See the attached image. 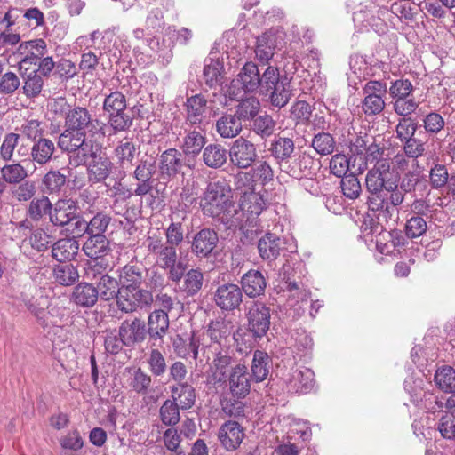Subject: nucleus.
I'll return each instance as SVG.
<instances>
[{"label": "nucleus", "mask_w": 455, "mask_h": 455, "mask_svg": "<svg viewBox=\"0 0 455 455\" xmlns=\"http://www.w3.org/2000/svg\"><path fill=\"white\" fill-rule=\"evenodd\" d=\"M19 299L41 324L45 323V308L48 307L47 298L40 297L35 299L28 295L21 294Z\"/></svg>", "instance_id": "nucleus-52"}, {"label": "nucleus", "mask_w": 455, "mask_h": 455, "mask_svg": "<svg viewBox=\"0 0 455 455\" xmlns=\"http://www.w3.org/2000/svg\"><path fill=\"white\" fill-rule=\"evenodd\" d=\"M413 85L409 79H397L391 83L389 95L394 101L395 112L402 116H407L418 108L419 103L412 97Z\"/></svg>", "instance_id": "nucleus-8"}, {"label": "nucleus", "mask_w": 455, "mask_h": 455, "mask_svg": "<svg viewBox=\"0 0 455 455\" xmlns=\"http://www.w3.org/2000/svg\"><path fill=\"white\" fill-rule=\"evenodd\" d=\"M363 99L361 103L362 111L367 116L380 114L386 107L385 96L387 92V84L379 80L368 81L362 90Z\"/></svg>", "instance_id": "nucleus-9"}, {"label": "nucleus", "mask_w": 455, "mask_h": 455, "mask_svg": "<svg viewBox=\"0 0 455 455\" xmlns=\"http://www.w3.org/2000/svg\"><path fill=\"white\" fill-rule=\"evenodd\" d=\"M231 164L238 169L251 167L258 158L256 145L243 137L233 141L229 149Z\"/></svg>", "instance_id": "nucleus-15"}, {"label": "nucleus", "mask_w": 455, "mask_h": 455, "mask_svg": "<svg viewBox=\"0 0 455 455\" xmlns=\"http://www.w3.org/2000/svg\"><path fill=\"white\" fill-rule=\"evenodd\" d=\"M87 133L83 131H71L65 128L64 132L59 136L58 145L63 151L78 152L75 159L77 164L84 163L91 148H93V146L86 141Z\"/></svg>", "instance_id": "nucleus-11"}, {"label": "nucleus", "mask_w": 455, "mask_h": 455, "mask_svg": "<svg viewBox=\"0 0 455 455\" xmlns=\"http://www.w3.org/2000/svg\"><path fill=\"white\" fill-rule=\"evenodd\" d=\"M55 151V144L52 140L39 138L30 148V160L35 166H44L52 161Z\"/></svg>", "instance_id": "nucleus-31"}, {"label": "nucleus", "mask_w": 455, "mask_h": 455, "mask_svg": "<svg viewBox=\"0 0 455 455\" xmlns=\"http://www.w3.org/2000/svg\"><path fill=\"white\" fill-rule=\"evenodd\" d=\"M47 53V44L42 38L22 42L17 50V54L20 56V68L28 70L29 66L36 65Z\"/></svg>", "instance_id": "nucleus-17"}, {"label": "nucleus", "mask_w": 455, "mask_h": 455, "mask_svg": "<svg viewBox=\"0 0 455 455\" xmlns=\"http://www.w3.org/2000/svg\"><path fill=\"white\" fill-rule=\"evenodd\" d=\"M205 144L204 135L196 130L185 132V136L181 144V149L186 156H197Z\"/></svg>", "instance_id": "nucleus-46"}, {"label": "nucleus", "mask_w": 455, "mask_h": 455, "mask_svg": "<svg viewBox=\"0 0 455 455\" xmlns=\"http://www.w3.org/2000/svg\"><path fill=\"white\" fill-rule=\"evenodd\" d=\"M146 363L151 376L155 378L163 377L168 370L165 356L157 348H151L146 354Z\"/></svg>", "instance_id": "nucleus-47"}, {"label": "nucleus", "mask_w": 455, "mask_h": 455, "mask_svg": "<svg viewBox=\"0 0 455 455\" xmlns=\"http://www.w3.org/2000/svg\"><path fill=\"white\" fill-rule=\"evenodd\" d=\"M271 366V358L262 350H255L253 352L251 371V379L255 382H262L269 374Z\"/></svg>", "instance_id": "nucleus-41"}, {"label": "nucleus", "mask_w": 455, "mask_h": 455, "mask_svg": "<svg viewBox=\"0 0 455 455\" xmlns=\"http://www.w3.org/2000/svg\"><path fill=\"white\" fill-rule=\"evenodd\" d=\"M236 190L241 196L240 209L251 216H259L266 208V202L259 192L255 191L253 186H242L236 180Z\"/></svg>", "instance_id": "nucleus-18"}, {"label": "nucleus", "mask_w": 455, "mask_h": 455, "mask_svg": "<svg viewBox=\"0 0 455 455\" xmlns=\"http://www.w3.org/2000/svg\"><path fill=\"white\" fill-rule=\"evenodd\" d=\"M275 122L269 115H262L252 121L251 131L262 139H267L274 132Z\"/></svg>", "instance_id": "nucleus-61"}, {"label": "nucleus", "mask_w": 455, "mask_h": 455, "mask_svg": "<svg viewBox=\"0 0 455 455\" xmlns=\"http://www.w3.org/2000/svg\"><path fill=\"white\" fill-rule=\"evenodd\" d=\"M215 128L221 138L233 139L240 134L243 124L235 113H225L216 121Z\"/></svg>", "instance_id": "nucleus-34"}, {"label": "nucleus", "mask_w": 455, "mask_h": 455, "mask_svg": "<svg viewBox=\"0 0 455 455\" xmlns=\"http://www.w3.org/2000/svg\"><path fill=\"white\" fill-rule=\"evenodd\" d=\"M435 382L443 392H455V370L447 365L438 368L435 374Z\"/></svg>", "instance_id": "nucleus-53"}, {"label": "nucleus", "mask_w": 455, "mask_h": 455, "mask_svg": "<svg viewBox=\"0 0 455 455\" xmlns=\"http://www.w3.org/2000/svg\"><path fill=\"white\" fill-rule=\"evenodd\" d=\"M242 291L249 298H256L264 294L267 281L259 270L251 269L241 278Z\"/></svg>", "instance_id": "nucleus-30"}, {"label": "nucleus", "mask_w": 455, "mask_h": 455, "mask_svg": "<svg viewBox=\"0 0 455 455\" xmlns=\"http://www.w3.org/2000/svg\"><path fill=\"white\" fill-rule=\"evenodd\" d=\"M107 275V264L99 262L97 259L88 260L84 264L83 278L86 281L98 283Z\"/></svg>", "instance_id": "nucleus-62"}, {"label": "nucleus", "mask_w": 455, "mask_h": 455, "mask_svg": "<svg viewBox=\"0 0 455 455\" xmlns=\"http://www.w3.org/2000/svg\"><path fill=\"white\" fill-rule=\"evenodd\" d=\"M260 86L263 94H269L271 104L278 108L284 107L291 99L290 84L286 78H281L279 70L274 66L259 69Z\"/></svg>", "instance_id": "nucleus-6"}, {"label": "nucleus", "mask_w": 455, "mask_h": 455, "mask_svg": "<svg viewBox=\"0 0 455 455\" xmlns=\"http://www.w3.org/2000/svg\"><path fill=\"white\" fill-rule=\"evenodd\" d=\"M294 148V141L291 138L281 136L276 138L271 146L272 155L279 160V163L290 159Z\"/></svg>", "instance_id": "nucleus-54"}, {"label": "nucleus", "mask_w": 455, "mask_h": 455, "mask_svg": "<svg viewBox=\"0 0 455 455\" xmlns=\"http://www.w3.org/2000/svg\"><path fill=\"white\" fill-rule=\"evenodd\" d=\"M82 249L92 259H103L112 251L110 241L106 235H88Z\"/></svg>", "instance_id": "nucleus-32"}, {"label": "nucleus", "mask_w": 455, "mask_h": 455, "mask_svg": "<svg viewBox=\"0 0 455 455\" xmlns=\"http://www.w3.org/2000/svg\"><path fill=\"white\" fill-rule=\"evenodd\" d=\"M23 86L22 92L28 98L37 97L44 86L43 76L38 73V70H32L30 72H24L22 74Z\"/></svg>", "instance_id": "nucleus-48"}, {"label": "nucleus", "mask_w": 455, "mask_h": 455, "mask_svg": "<svg viewBox=\"0 0 455 455\" xmlns=\"http://www.w3.org/2000/svg\"><path fill=\"white\" fill-rule=\"evenodd\" d=\"M145 245L156 264L160 268L168 270V280L176 283L180 282L186 267L183 263L178 262L176 247L164 243L163 238L156 234L148 236Z\"/></svg>", "instance_id": "nucleus-3"}, {"label": "nucleus", "mask_w": 455, "mask_h": 455, "mask_svg": "<svg viewBox=\"0 0 455 455\" xmlns=\"http://www.w3.org/2000/svg\"><path fill=\"white\" fill-rule=\"evenodd\" d=\"M234 329L233 323L222 316L210 320L205 327V334L211 341L206 349L212 354V361L205 371V382L210 387L221 385L232 365L229 348L232 341H237Z\"/></svg>", "instance_id": "nucleus-1"}, {"label": "nucleus", "mask_w": 455, "mask_h": 455, "mask_svg": "<svg viewBox=\"0 0 455 455\" xmlns=\"http://www.w3.org/2000/svg\"><path fill=\"white\" fill-rule=\"evenodd\" d=\"M96 283L97 287H95V290L98 293V298L105 301L114 299H117L120 289L118 287V281L116 278L107 275L103 278L101 277V280Z\"/></svg>", "instance_id": "nucleus-50"}, {"label": "nucleus", "mask_w": 455, "mask_h": 455, "mask_svg": "<svg viewBox=\"0 0 455 455\" xmlns=\"http://www.w3.org/2000/svg\"><path fill=\"white\" fill-rule=\"evenodd\" d=\"M183 167V155L176 148L164 150L158 158V169L163 178L175 177Z\"/></svg>", "instance_id": "nucleus-24"}, {"label": "nucleus", "mask_w": 455, "mask_h": 455, "mask_svg": "<svg viewBox=\"0 0 455 455\" xmlns=\"http://www.w3.org/2000/svg\"><path fill=\"white\" fill-rule=\"evenodd\" d=\"M240 85L245 92H252L260 86L259 68L253 62H246L236 79L231 83V89Z\"/></svg>", "instance_id": "nucleus-26"}, {"label": "nucleus", "mask_w": 455, "mask_h": 455, "mask_svg": "<svg viewBox=\"0 0 455 455\" xmlns=\"http://www.w3.org/2000/svg\"><path fill=\"white\" fill-rule=\"evenodd\" d=\"M207 100L202 94H196L187 99L186 123L191 125L202 124L208 112Z\"/></svg>", "instance_id": "nucleus-27"}, {"label": "nucleus", "mask_w": 455, "mask_h": 455, "mask_svg": "<svg viewBox=\"0 0 455 455\" xmlns=\"http://www.w3.org/2000/svg\"><path fill=\"white\" fill-rule=\"evenodd\" d=\"M365 186L371 195V204L377 209L389 212L390 207H396L404 201L406 194L398 188V175L391 170L388 161H380L367 172Z\"/></svg>", "instance_id": "nucleus-2"}, {"label": "nucleus", "mask_w": 455, "mask_h": 455, "mask_svg": "<svg viewBox=\"0 0 455 455\" xmlns=\"http://www.w3.org/2000/svg\"><path fill=\"white\" fill-rule=\"evenodd\" d=\"M52 204L47 196H42L34 198L28 206V215L33 220H39L44 215H49L52 211Z\"/></svg>", "instance_id": "nucleus-57"}, {"label": "nucleus", "mask_w": 455, "mask_h": 455, "mask_svg": "<svg viewBox=\"0 0 455 455\" xmlns=\"http://www.w3.org/2000/svg\"><path fill=\"white\" fill-rule=\"evenodd\" d=\"M95 287L87 282L77 284L72 292V300L77 306L92 307L98 300Z\"/></svg>", "instance_id": "nucleus-42"}, {"label": "nucleus", "mask_w": 455, "mask_h": 455, "mask_svg": "<svg viewBox=\"0 0 455 455\" xmlns=\"http://www.w3.org/2000/svg\"><path fill=\"white\" fill-rule=\"evenodd\" d=\"M202 158L206 166L219 169L226 164L228 151L220 144H209L204 148Z\"/></svg>", "instance_id": "nucleus-44"}, {"label": "nucleus", "mask_w": 455, "mask_h": 455, "mask_svg": "<svg viewBox=\"0 0 455 455\" xmlns=\"http://www.w3.org/2000/svg\"><path fill=\"white\" fill-rule=\"evenodd\" d=\"M183 280L180 284V290L186 294V296L196 295L203 286V273L198 269H190L182 275Z\"/></svg>", "instance_id": "nucleus-49"}, {"label": "nucleus", "mask_w": 455, "mask_h": 455, "mask_svg": "<svg viewBox=\"0 0 455 455\" xmlns=\"http://www.w3.org/2000/svg\"><path fill=\"white\" fill-rule=\"evenodd\" d=\"M217 233L210 228H204L197 232L191 243L192 252L201 258L209 256L218 243Z\"/></svg>", "instance_id": "nucleus-25"}, {"label": "nucleus", "mask_w": 455, "mask_h": 455, "mask_svg": "<svg viewBox=\"0 0 455 455\" xmlns=\"http://www.w3.org/2000/svg\"><path fill=\"white\" fill-rule=\"evenodd\" d=\"M312 147L321 156L331 155L334 152L336 142L328 132H318L312 140Z\"/></svg>", "instance_id": "nucleus-58"}, {"label": "nucleus", "mask_w": 455, "mask_h": 455, "mask_svg": "<svg viewBox=\"0 0 455 455\" xmlns=\"http://www.w3.org/2000/svg\"><path fill=\"white\" fill-rule=\"evenodd\" d=\"M247 396H235L228 392H223L220 397V404L222 412L230 418H241L244 416L245 398Z\"/></svg>", "instance_id": "nucleus-37"}, {"label": "nucleus", "mask_w": 455, "mask_h": 455, "mask_svg": "<svg viewBox=\"0 0 455 455\" xmlns=\"http://www.w3.org/2000/svg\"><path fill=\"white\" fill-rule=\"evenodd\" d=\"M111 217L104 212H97L89 221L86 228L88 235H106L105 233L110 224Z\"/></svg>", "instance_id": "nucleus-60"}, {"label": "nucleus", "mask_w": 455, "mask_h": 455, "mask_svg": "<svg viewBox=\"0 0 455 455\" xmlns=\"http://www.w3.org/2000/svg\"><path fill=\"white\" fill-rule=\"evenodd\" d=\"M215 304L224 311H232L238 308L243 301V291L235 283L220 285L214 292Z\"/></svg>", "instance_id": "nucleus-19"}, {"label": "nucleus", "mask_w": 455, "mask_h": 455, "mask_svg": "<svg viewBox=\"0 0 455 455\" xmlns=\"http://www.w3.org/2000/svg\"><path fill=\"white\" fill-rule=\"evenodd\" d=\"M127 386L140 395H148L152 391V376L140 367H129L125 369Z\"/></svg>", "instance_id": "nucleus-29"}, {"label": "nucleus", "mask_w": 455, "mask_h": 455, "mask_svg": "<svg viewBox=\"0 0 455 455\" xmlns=\"http://www.w3.org/2000/svg\"><path fill=\"white\" fill-rule=\"evenodd\" d=\"M398 188L405 194H413L415 197H417V191L421 196L428 191L427 180L419 171H409L404 173L400 182L398 181Z\"/></svg>", "instance_id": "nucleus-35"}, {"label": "nucleus", "mask_w": 455, "mask_h": 455, "mask_svg": "<svg viewBox=\"0 0 455 455\" xmlns=\"http://www.w3.org/2000/svg\"><path fill=\"white\" fill-rule=\"evenodd\" d=\"M233 192L229 183L223 178L208 182L199 197L200 208L205 216L216 218L233 205Z\"/></svg>", "instance_id": "nucleus-4"}, {"label": "nucleus", "mask_w": 455, "mask_h": 455, "mask_svg": "<svg viewBox=\"0 0 455 455\" xmlns=\"http://www.w3.org/2000/svg\"><path fill=\"white\" fill-rule=\"evenodd\" d=\"M54 113L64 116V127L71 131H83L91 135L95 134L98 130L102 131L104 124L100 129V121L93 118L91 112L84 107L70 106L63 99L55 101L52 107Z\"/></svg>", "instance_id": "nucleus-5"}, {"label": "nucleus", "mask_w": 455, "mask_h": 455, "mask_svg": "<svg viewBox=\"0 0 455 455\" xmlns=\"http://www.w3.org/2000/svg\"><path fill=\"white\" fill-rule=\"evenodd\" d=\"M283 40L284 33L278 29H270L258 37L255 54L262 68L272 59L275 49L283 46Z\"/></svg>", "instance_id": "nucleus-16"}, {"label": "nucleus", "mask_w": 455, "mask_h": 455, "mask_svg": "<svg viewBox=\"0 0 455 455\" xmlns=\"http://www.w3.org/2000/svg\"><path fill=\"white\" fill-rule=\"evenodd\" d=\"M180 409L176 402L171 399L165 400L160 407L159 414L161 421L165 426L173 427L180 419Z\"/></svg>", "instance_id": "nucleus-56"}, {"label": "nucleus", "mask_w": 455, "mask_h": 455, "mask_svg": "<svg viewBox=\"0 0 455 455\" xmlns=\"http://www.w3.org/2000/svg\"><path fill=\"white\" fill-rule=\"evenodd\" d=\"M284 240L275 234L267 233L258 242L259 256L264 260H275L283 249Z\"/></svg>", "instance_id": "nucleus-33"}, {"label": "nucleus", "mask_w": 455, "mask_h": 455, "mask_svg": "<svg viewBox=\"0 0 455 455\" xmlns=\"http://www.w3.org/2000/svg\"><path fill=\"white\" fill-rule=\"evenodd\" d=\"M248 331L256 338H262L270 328V308L263 302L252 301L246 313Z\"/></svg>", "instance_id": "nucleus-13"}, {"label": "nucleus", "mask_w": 455, "mask_h": 455, "mask_svg": "<svg viewBox=\"0 0 455 455\" xmlns=\"http://www.w3.org/2000/svg\"><path fill=\"white\" fill-rule=\"evenodd\" d=\"M172 401L176 402V404L181 410H188L196 401L195 388L188 383L175 384L171 387Z\"/></svg>", "instance_id": "nucleus-40"}, {"label": "nucleus", "mask_w": 455, "mask_h": 455, "mask_svg": "<svg viewBox=\"0 0 455 455\" xmlns=\"http://www.w3.org/2000/svg\"><path fill=\"white\" fill-rule=\"evenodd\" d=\"M314 372L309 368L301 367L291 370L285 382L289 392L307 394L315 385Z\"/></svg>", "instance_id": "nucleus-22"}, {"label": "nucleus", "mask_w": 455, "mask_h": 455, "mask_svg": "<svg viewBox=\"0 0 455 455\" xmlns=\"http://www.w3.org/2000/svg\"><path fill=\"white\" fill-rule=\"evenodd\" d=\"M223 64L217 59L208 58L204 61V79L210 87L221 84Z\"/></svg>", "instance_id": "nucleus-51"}, {"label": "nucleus", "mask_w": 455, "mask_h": 455, "mask_svg": "<svg viewBox=\"0 0 455 455\" xmlns=\"http://www.w3.org/2000/svg\"><path fill=\"white\" fill-rule=\"evenodd\" d=\"M275 172L271 165L265 160L259 161L249 172H240L236 176V180L242 186H253L256 182L262 186L268 184L274 180Z\"/></svg>", "instance_id": "nucleus-21"}, {"label": "nucleus", "mask_w": 455, "mask_h": 455, "mask_svg": "<svg viewBox=\"0 0 455 455\" xmlns=\"http://www.w3.org/2000/svg\"><path fill=\"white\" fill-rule=\"evenodd\" d=\"M137 148L133 142L124 139L119 142L115 148V156H116L120 164H132L134 159Z\"/></svg>", "instance_id": "nucleus-63"}, {"label": "nucleus", "mask_w": 455, "mask_h": 455, "mask_svg": "<svg viewBox=\"0 0 455 455\" xmlns=\"http://www.w3.org/2000/svg\"><path fill=\"white\" fill-rule=\"evenodd\" d=\"M199 346V338L195 333H193L188 340L178 335L172 341L174 353L177 356L184 359L192 355L193 358L196 360L198 356Z\"/></svg>", "instance_id": "nucleus-43"}, {"label": "nucleus", "mask_w": 455, "mask_h": 455, "mask_svg": "<svg viewBox=\"0 0 455 455\" xmlns=\"http://www.w3.org/2000/svg\"><path fill=\"white\" fill-rule=\"evenodd\" d=\"M251 382L252 379L247 366L237 363L231 367L230 371L228 370L226 379L221 386L227 383L228 390L226 392L235 395V396H247L251 392ZM218 387H220V385H218Z\"/></svg>", "instance_id": "nucleus-14"}, {"label": "nucleus", "mask_w": 455, "mask_h": 455, "mask_svg": "<svg viewBox=\"0 0 455 455\" xmlns=\"http://www.w3.org/2000/svg\"><path fill=\"white\" fill-rule=\"evenodd\" d=\"M144 268L139 265L127 264L119 270L121 288L140 286L144 279Z\"/></svg>", "instance_id": "nucleus-45"}, {"label": "nucleus", "mask_w": 455, "mask_h": 455, "mask_svg": "<svg viewBox=\"0 0 455 455\" xmlns=\"http://www.w3.org/2000/svg\"><path fill=\"white\" fill-rule=\"evenodd\" d=\"M79 246L75 238L60 239L52 246V255L60 262L70 261L77 255Z\"/></svg>", "instance_id": "nucleus-39"}, {"label": "nucleus", "mask_w": 455, "mask_h": 455, "mask_svg": "<svg viewBox=\"0 0 455 455\" xmlns=\"http://www.w3.org/2000/svg\"><path fill=\"white\" fill-rule=\"evenodd\" d=\"M169 329V316L164 310H154L148 317V333L150 339H162Z\"/></svg>", "instance_id": "nucleus-36"}, {"label": "nucleus", "mask_w": 455, "mask_h": 455, "mask_svg": "<svg viewBox=\"0 0 455 455\" xmlns=\"http://www.w3.org/2000/svg\"><path fill=\"white\" fill-rule=\"evenodd\" d=\"M102 108L108 116V124L114 133L126 132L132 125L133 118L127 112V101L123 92L115 91L107 95Z\"/></svg>", "instance_id": "nucleus-7"}, {"label": "nucleus", "mask_w": 455, "mask_h": 455, "mask_svg": "<svg viewBox=\"0 0 455 455\" xmlns=\"http://www.w3.org/2000/svg\"><path fill=\"white\" fill-rule=\"evenodd\" d=\"M259 101L255 97H248L239 102L235 108V116L239 117L240 121L253 120L259 110Z\"/></svg>", "instance_id": "nucleus-55"}, {"label": "nucleus", "mask_w": 455, "mask_h": 455, "mask_svg": "<svg viewBox=\"0 0 455 455\" xmlns=\"http://www.w3.org/2000/svg\"><path fill=\"white\" fill-rule=\"evenodd\" d=\"M119 336L124 346L132 347L140 343L146 337V327L144 323L135 318L131 323L124 321L119 327Z\"/></svg>", "instance_id": "nucleus-28"}, {"label": "nucleus", "mask_w": 455, "mask_h": 455, "mask_svg": "<svg viewBox=\"0 0 455 455\" xmlns=\"http://www.w3.org/2000/svg\"><path fill=\"white\" fill-rule=\"evenodd\" d=\"M244 436L243 427L234 420L226 421L218 431V440L227 451H236L240 447Z\"/></svg>", "instance_id": "nucleus-20"}, {"label": "nucleus", "mask_w": 455, "mask_h": 455, "mask_svg": "<svg viewBox=\"0 0 455 455\" xmlns=\"http://www.w3.org/2000/svg\"><path fill=\"white\" fill-rule=\"evenodd\" d=\"M56 282L61 285H72L79 279V273L71 264L59 265L54 268Z\"/></svg>", "instance_id": "nucleus-59"}, {"label": "nucleus", "mask_w": 455, "mask_h": 455, "mask_svg": "<svg viewBox=\"0 0 455 455\" xmlns=\"http://www.w3.org/2000/svg\"><path fill=\"white\" fill-rule=\"evenodd\" d=\"M2 178L10 184L19 183L27 176L25 168L20 164H6L1 169Z\"/></svg>", "instance_id": "nucleus-64"}, {"label": "nucleus", "mask_w": 455, "mask_h": 455, "mask_svg": "<svg viewBox=\"0 0 455 455\" xmlns=\"http://www.w3.org/2000/svg\"><path fill=\"white\" fill-rule=\"evenodd\" d=\"M78 213L76 201L68 199L58 200L50 212V220L54 226L63 227L72 221Z\"/></svg>", "instance_id": "nucleus-23"}, {"label": "nucleus", "mask_w": 455, "mask_h": 455, "mask_svg": "<svg viewBox=\"0 0 455 455\" xmlns=\"http://www.w3.org/2000/svg\"><path fill=\"white\" fill-rule=\"evenodd\" d=\"M89 156L91 159L87 164L88 181L92 185L105 182L114 168L110 158L99 148H91Z\"/></svg>", "instance_id": "nucleus-12"}, {"label": "nucleus", "mask_w": 455, "mask_h": 455, "mask_svg": "<svg viewBox=\"0 0 455 455\" xmlns=\"http://www.w3.org/2000/svg\"><path fill=\"white\" fill-rule=\"evenodd\" d=\"M154 299L152 293L140 286L120 288L117 297L118 308L125 313H132L138 309L150 307Z\"/></svg>", "instance_id": "nucleus-10"}, {"label": "nucleus", "mask_w": 455, "mask_h": 455, "mask_svg": "<svg viewBox=\"0 0 455 455\" xmlns=\"http://www.w3.org/2000/svg\"><path fill=\"white\" fill-rule=\"evenodd\" d=\"M313 164L314 161L312 157L304 153L292 161L288 159L283 163H279V165L283 172L287 173L291 177L299 179L309 172Z\"/></svg>", "instance_id": "nucleus-38"}]
</instances>
